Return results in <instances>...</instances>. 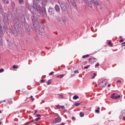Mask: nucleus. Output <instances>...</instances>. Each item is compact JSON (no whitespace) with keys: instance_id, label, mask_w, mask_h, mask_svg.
<instances>
[{"instance_id":"8","label":"nucleus","mask_w":125,"mask_h":125,"mask_svg":"<svg viewBox=\"0 0 125 125\" xmlns=\"http://www.w3.org/2000/svg\"><path fill=\"white\" fill-rule=\"evenodd\" d=\"M4 15L5 17L9 19L12 18V14H11V13L10 12H7V13H5L4 14Z\"/></svg>"},{"instance_id":"25","label":"nucleus","mask_w":125,"mask_h":125,"mask_svg":"<svg viewBox=\"0 0 125 125\" xmlns=\"http://www.w3.org/2000/svg\"><path fill=\"white\" fill-rule=\"evenodd\" d=\"M57 108H61L62 109H64V106L63 105L61 106V105H57Z\"/></svg>"},{"instance_id":"64","label":"nucleus","mask_w":125,"mask_h":125,"mask_svg":"<svg viewBox=\"0 0 125 125\" xmlns=\"http://www.w3.org/2000/svg\"><path fill=\"white\" fill-rule=\"evenodd\" d=\"M37 112H38V110H35L34 113H35L36 114Z\"/></svg>"},{"instance_id":"7","label":"nucleus","mask_w":125,"mask_h":125,"mask_svg":"<svg viewBox=\"0 0 125 125\" xmlns=\"http://www.w3.org/2000/svg\"><path fill=\"white\" fill-rule=\"evenodd\" d=\"M14 23L16 27H18V26H20V21L17 18L14 20Z\"/></svg>"},{"instance_id":"15","label":"nucleus","mask_w":125,"mask_h":125,"mask_svg":"<svg viewBox=\"0 0 125 125\" xmlns=\"http://www.w3.org/2000/svg\"><path fill=\"white\" fill-rule=\"evenodd\" d=\"M12 33H13L14 36L16 37V36L18 35V32H17V31L15 29V28H14V29L12 30Z\"/></svg>"},{"instance_id":"54","label":"nucleus","mask_w":125,"mask_h":125,"mask_svg":"<svg viewBox=\"0 0 125 125\" xmlns=\"http://www.w3.org/2000/svg\"><path fill=\"white\" fill-rule=\"evenodd\" d=\"M8 3H9L8 0L6 1V4H8Z\"/></svg>"},{"instance_id":"23","label":"nucleus","mask_w":125,"mask_h":125,"mask_svg":"<svg viewBox=\"0 0 125 125\" xmlns=\"http://www.w3.org/2000/svg\"><path fill=\"white\" fill-rule=\"evenodd\" d=\"M56 20L58 21V22H61V19L60 18V17H58L56 18Z\"/></svg>"},{"instance_id":"48","label":"nucleus","mask_w":125,"mask_h":125,"mask_svg":"<svg viewBox=\"0 0 125 125\" xmlns=\"http://www.w3.org/2000/svg\"><path fill=\"white\" fill-rule=\"evenodd\" d=\"M117 83H122V81H120V80H118V81H117Z\"/></svg>"},{"instance_id":"41","label":"nucleus","mask_w":125,"mask_h":125,"mask_svg":"<svg viewBox=\"0 0 125 125\" xmlns=\"http://www.w3.org/2000/svg\"><path fill=\"white\" fill-rule=\"evenodd\" d=\"M74 74H79V70H75L74 71Z\"/></svg>"},{"instance_id":"60","label":"nucleus","mask_w":125,"mask_h":125,"mask_svg":"<svg viewBox=\"0 0 125 125\" xmlns=\"http://www.w3.org/2000/svg\"><path fill=\"white\" fill-rule=\"evenodd\" d=\"M35 122V120H32L31 121V123H33V122Z\"/></svg>"},{"instance_id":"32","label":"nucleus","mask_w":125,"mask_h":125,"mask_svg":"<svg viewBox=\"0 0 125 125\" xmlns=\"http://www.w3.org/2000/svg\"><path fill=\"white\" fill-rule=\"evenodd\" d=\"M47 83L48 84H50L51 83V80H48Z\"/></svg>"},{"instance_id":"38","label":"nucleus","mask_w":125,"mask_h":125,"mask_svg":"<svg viewBox=\"0 0 125 125\" xmlns=\"http://www.w3.org/2000/svg\"><path fill=\"white\" fill-rule=\"evenodd\" d=\"M95 112H96V113H97V114H99V113H100V111L98 109L95 110Z\"/></svg>"},{"instance_id":"61","label":"nucleus","mask_w":125,"mask_h":125,"mask_svg":"<svg viewBox=\"0 0 125 125\" xmlns=\"http://www.w3.org/2000/svg\"><path fill=\"white\" fill-rule=\"evenodd\" d=\"M92 59H91V58L89 59V61H91Z\"/></svg>"},{"instance_id":"2","label":"nucleus","mask_w":125,"mask_h":125,"mask_svg":"<svg viewBox=\"0 0 125 125\" xmlns=\"http://www.w3.org/2000/svg\"><path fill=\"white\" fill-rule=\"evenodd\" d=\"M26 8L30 10V12H31L32 14H36L37 12L36 11V9L34 8V5L33 6H30L28 3H26Z\"/></svg>"},{"instance_id":"1","label":"nucleus","mask_w":125,"mask_h":125,"mask_svg":"<svg viewBox=\"0 0 125 125\" xmlns=\"http://www.w3.org/2000/svg\"><path fill=\"white\" fill-rule=\"evenodd\" d=\"M47 3V0H42L41 3L39 0H33V7L35 9L37 10L38 12H39L41 15L46 14L45 6Z\"/></svg>"},{"instance_id":"50","label":"nucleus","mask_w":125,"mask_h":125,"mask_svg":"<svg viewBox=\"0 0 125 125\" xmlns=\"http://www.w3.org/2000/svg\"><path fill=\"white\" fill-rule=\"evenodd\" d=\"M83 59H84V58H86V56H85V55L83 56Z\"/></svg>"},{"instance_id":"30","label":"nucleus","mask_w":125,"mask_h":125,"mask_svg":"<svg viewBox=\"0 0 125 125\" xmlns=\"http://www.w3.org/2000/svg\"><path fill=\"white\" fill-rule=\"evenodd\" d=\"M72 4L73 6H77V4L75 2V1H73L72 2Z\"/></svg>"},{"instance_id":"27","label":"nucleus","mask_w":125,"mask_h":125,"mask_svg":"<svg viewBox=\"0 0 125 125\" xmlns=\"http://www.w3.org/2000/svg\"><path fill=\"white\" fill-rule=\"evenodd\" d=\"M0 45H2V38L0 37Z\"/></svg>"},{"instance_id":"36","label":"nucleus","mask_w":125,"mask_h":125,"mask_svg":"<svg viewBox=\"0 0 125 125\" xmlns=\"http://www.w3.org/2000/svg\"><path fill=\"white\" fill-rule=\"evenodd\" d=\"M89 67H90V65H87V66H84V69H88V68H89Z\"/></svg>"},{"instance_id":"57","label":"nucleus","mask_w":125,"mask_h":125,"mask_svg":"<svg viewBox=\"0 0 125 125\" xmlns=\"http://www.w3.org/2000/svg\"><path fill=\"white\" fill-rule=\"evenodd\" d=\"M73 76H75V74H71V78H72V77H73Z\"/></svg>"},{"instance_id":"44","label":"nucleus","mask_w":125,"mask_h":125,"mask_svg":"<svg viewBox=\"0 0 125 125\" xmlns=\"http://www.w3.org/2000/svg\"><path fill=\"white\" fill-rule=\"evenodd\" d=\"M13 69H16V68H17V66H16V65H14L13 66Z\"/></svg>"},{"instance_id":"5","label":"nucleus","mask_w":125,"mask_h":125,"mask_svg":"<svg viewBox=\"0 0 125 125\" xmlns=\"http://www.w3.org/2000/svg\"><path fill=\"white\" fill-rule=\"evenodd\" d=\"M107 83H108V80L104 79L102 82L99 83V86L100 87H104V86L107 85Z\"/></svg>"},{"instance_id":"13","label":"nucleus","mask_w":125,"mask_h":125,"mask_svg":"<svg viewBox=\"0 0 125 125\" xmlns=\"http://www.w3.org/2000/svg\"><path fill=\"white\" fill-rule=\"evenodd\" d=\"M84 3H86V4L88 5V6H89V7H92V2H91V1L89 2L88 1V0H87V1L84 2Z\"/></svg>"},{"instance_id":"20","label":"nucleus","mask_w":125,"mask_h":125,"mask_svg":"<svg viewBox=\"0 0 125 125\" xmlns=\"http://www.w3.org/2000/svg\"><path fill=\"white\" fill-rule=\"evenodd\" d=\"M73 99H74V100H77V99H79V96L78 95L74 96L73 97Z\"/></svg>"},{"instance_id":"22","label":"nucleus","mask_w":125,"mask_h":125,"mask_svg":"<svg viewBox=\"0 0 125 125\" xmlns=\"http://www.w3.org/2000/svg\"><path fill=\"white\" fill-rule=\"evenodd\" d=\"M63 77H64V75L62 74L59 76H57V78H60V79H62V78H63Z\"/></svg>"},{"instance_id":"28","label":"nucleus","mask_w":125,"mask_h":125,"mask_svg":"<svg viewBox=\"0 0 125 125\" xmlns=\"http://www.w3.org/2000/svg\"><path fill=\"white\" fill-rule=\"evenodd\" d=\"M11 6L12 8H14L15 7V3L14 2H12L11 4Z\"/></svg>"},{"instance_id":"42","label":"nucleus","mask_w":125,"mask_h":125,"mask_svg":"<svg viewBox=\"0 0 125 125\" xmlns=\"http://www.w3.org/2000/svg\"><path fill=\"white\" fill-rule=\"evenodd\" d=\"M0 12H1V11H2V7H1V5H0Z\"/></svg>"},{"instance_id":"45","label":"nucleus","mask_w":125,"mask_h":125,"mask_svg":"<svg viewBox=\"0 0 125 125\" xmlns=\"http://www.w3.org/2000/svg\"><path fill=\"white\" fill-rule=\"evenodd\" d=\"M123 117H124L123 114H122L120 116V119H123Z\"/></svg>"},{"instance_id":"62","label":"nucleus","mask_w":125,"mask_h":125,"mask_svg":"<svg viewBox=\"0 0 125 125\" xmlns=\"http://www.w3.org/2000/svg\"><path fill=\"white\" fill-rule=\"evenodd\" d=\"M1 103H2V101H0V104H1Z\"/></svg>"},{"instance_id":"14","label":"nucleus","mask_w":125,"mask_h":125,"mask_svg":"<svg viewBox=\"0 0 125 125\" xmlns=\"http://www.w3.org/2000/svg\"><path fill=\"white\" fill-rule=\"evenodd\" d=\"M55 9L57 12H60V7H59V5H56L55 6Z\"/></svg>"},{"instance_id":"19","label":"nucleus","mask_w":125,"mask_h":125,"mask_svg":"<svg viewBox=\"0 0 125 125\" xmlns=\"http://www.w3.org/2000/svg\"><path fill=\"white\" fill-rule=\"evenodd\" d=\"M122 113L124 115L123 118V120L124 121H125V110H122Z\"/></svg>"},{"instance_id":"58","label":"nucleus","mask_w":125,"mask_h":125,"mask_svg":"<svg viewBox=\"0 0 125 125\" xmlns=\"http://www.w3.org/2000/svg\"><path fill=\"white\" fill-rule=\"evenodd\" d=\"M108 87H110V86H111V84H108Z\"/></svg>"},{"instance_id":"55","label":"nucleus","mask_w":125,"mask_h":125,"mask_svg":"<svg viewBox=\"0 0 125 125\" xmlns=\"http://www.w3.org/2000/svg\"><path fill=\"white\" fill-rule=\"evenodd\" d=\"M120 42H124V40H123V39H122L120 40Z\"/></svg>"},{"instance_id":"56","label":"nucleus","mask_w":125,"mask_h":125,"mask_svg":"<svg viewBox=\"0 0 125 125\" xmlns=\"http://www.w3.org/2000/svg\"><path fill=\"white\" fill-rule=\"evenodd\" d=\"M68 2H71V0H67Z\"/></svg>"},{"instance_id":"43","label":"nucleus","mask_w":125,"mask_h":125,"mask_svg":"<svg viewBox=\"0 0 125 125\" xmlns=\"http://www.w3.org/2000/svg\"><path fill=\"white\" fill-rule=\"evenodd\" d=\"M72 121H76V118L75 117H73L72 118Z\"/></svg>"},{"instance_id":"11","label":"nucleus","mask_w":125,"mask_h":125,"mask_svg":"<svg viewBox=\"0 0 125 125\" xmlns=\"http://www.w3.org/2000/svg\"><path fill=\"white\" fill-rule=\"evenodd\" d=\"M92 3H93L95 6H98L99 3L97 1V0H91Z\"/></svg>"},{"instance_id":"24","label":"nucleus","mask_w":125,"mask_h":125,"mask_svg":"<svg viewBox=\"0 0 125 125\" xmlns=\"http://www.w3.org/2000/svg\"><path fill=\"white\" fill-rule=\"evenodd\" d=\"M23 2H24V0H19V3L20 4H22Z\"/></svg>"},{"instance_id":"33","label":"nucleus","mask_w":125,"mask_h":125,"mask_svg":"<svg viewBox=\"0 0 125 125\" xmlns=\"http://www.w3.org/2000/svg\"><path fill=\"white\" fill-rule=\"evenodd\" d=\"M41 120V117H38L35 119L36 122H38V121H40Z\"/></svg>"},{"instance_id":"47","label":"nucleus","mask_w":125,"mask_h":125,"mask_svg":"<svg viewBox=\"0 0 125 125\" xmlns=\"http://www.w3.org/2000/svg\"><path fill=\"white\" fill-rule=\"evenodd\" d=\"M116 97H117V99H118V98H121V96H120V95H119L118 96H116Z\"/></svg>"},{"instance_id":"10","label":"nucleus","mask_w":125,"mask_h":125,"mask_svg":"<svg viewBox=\"0 0 125 125\" xmlns=\"http://www.w3.org/2000/svg\"><path fill=\"white\" fill-rule=\"evenodd\" d=\"M62 118L60 117H57L53 121V124H57V123H59V122H61Z\"/></svg>"},{"instance_id":"31","label":"nucleus","mask_w":125,"mask_h":125,"mask_svg":"<svg viewBox=\"0 0 125 125\" xmlns=\"http://www.w3.org/2000/svg\"><path fill=\"white\" fill-rule=\"evenodd\" d=\"M63 96L62 95H60L57 98H61V99H63Z\"/></svg>"},{"instance_id":"63","label":"nucleus","mask_w":125,"mask_h":125,"mask_svg":"<svg viewBox=\"0 0 125 125\" xmlns=\"http://www.w3.org/2000/svg\"><path fill=\"white\" fill-rule=\"evenodd\" d=\"M62 22H63V23H65V20H62Z\"/></svg>"},{"instance_id":"35","label":"nucleus","mask_w":125,"mask_h":125,"mask_svg":"<svg viewBox=\"0 0 125 125\" xmlns=\"http://www.w3.org/2000/svg\"><path fill=\"white\" fill-rule=\"evenodd\" d=\"M0 31H2V26H1V24H0Z\"/></svg>"},{"instance_id":"21","label":"nucleus","mask_w":125,"mask_h":125,"mask_svg":"<svg viewBox=\"0 0 125 125\" xmlns=\"http://www.w3.org/2000/svg\"><path fill=\"white\" fill-rule=\"evenodd\" d=\"M80 116L81 118H83V117H84V114L83 113V112H80Z\"/></svg>"},{"instance_id":"40","label":"nucleus","mask_w":125,"mask_h":125,"mask_svg":"<svg viewBox=\"0 0 125 125\" xmlns=\"http://www.w3.org/2000/svg\"><path fill=\"white\" fill-rule=\"evenodd\" d=\"M108 45H110V46H112L113 45V44L111 42H108Z\"/></svg>"},{"instance_id":"52","label":"nucleus","mask_w":125,"mask_h":125,"mask_svg":"<svg viewBox=\"0 0 125 125\" xmlns=\"http://www.w3.org/2000/svg\"><path fill=\"white\" fill-rule=\"evenodd\" d=\"M85 56H86V58H87V57H89V55H86Z\"/></svg>"},{"instance_id":"16","label":"nucleus","mask_w":125,"mask_h":125,"mask_svg":"<svg viewBox=\"0 0 125 125\" xmlns=\"http://www.w3.org/2000/svg\"><path fill=\"white\" fill-rule=\"evenodd\" d=\"M116 95H117L116 93L112 94L111 95V98H112V99H117V96H115Z\"/></svg>"},{"instance_id":"12","label":"nucleus","mask_w":125,"mask_h":125,"mask_svg":"<svg viewBox=\"0 0 125 125\" xmlns=\"http://www.w3.org/2000/svg\"><path fill=\"white\" fill-rule=\"evenodd\" d=\"M17 28H18V31L19 34H22L23 32V29H22V28H21V26L18 25V26L17 27Z\"/></svg>"},{"instance_id":"4","label":"nucleus","mask_w":125,"mask_h":125,"mask_svg":"<svg viewBox=\"0 0 125 125\" xmlns=\"http://www.w3.org/2000/svg\"><path fill=\"white\" fill-rule=\"evenodd\" d=\"M25 26L26 33H28V35H30V33L32 32L33 31V28H32L31 24H26Z\"/></svg>"},{"instance_id":"46","label":"nucleus","mask_w":125,"mask_h":125,"mask_svg":"<svg viewBox=\"0 0 125 125\" xmlns=\"http://www.w3.org/2000/svg\"><path fill=\"white\" fill-rule=\"evenodd\" d=\"M41 83H44V82H45V80H41Z\"/></svg>"},{"instance_id":"49","label":"nucleus","mask_w":125,"mask_h":125,"mask_svg":"<svg viewBox=\"0 0 125 125\" xmlns=\"http://www.w3.org/2000/svg\"><path fill=\"white\" fill-rule=\"evenodd\" d=\"M97 66H99V63H97L95 65V67H97Z\"/></svg>"},{"instance_id":"51","label":"nucleus","mask_w":125,"mask_h":125,"mask_svg":"<svg viewBox=\"0 0 125 125\" xmlns=\"http://www.w3.org/2000/svg\"><path fill=\"white\" fill-rule=\"evenodd\" d=\"M83 1H84V2H86L87 1V0H82Z\"/></svg>"},{"instance_id":"6","label":"nucleus","mask_w":125,"mask_h":125,"mask_svg":"<svg viewBox=\"0 0 125 125\" xmlns=\"http://www.w3.org/2000/svg\"><path fill=\"white\" fill-rule=\"evenodd\" d=\"M21 21V24L24 26H26L27 25V23L26 22V19L25 18V16L22 15L20 17Z\"/></svg>"},{"instance_id":"37","label":"nucleus","mask_w":125,"mask_h":125,"mask_svg":"<svg viewBox=\"0 0 125 125\" xmlns=\"http://www.w3.org/2000/svg\"><path fill=\"white\" fill-rule=\"evenodd\" d=\"M95 77H96V73H94L93 74V76H92V78L94 79V78H95Z\"/></svg>"},{"instance_id":"26","label":"nucleus","mask_w":125,"mask_h":125,"mask_svg":"<svg viewBox=\"0 0 125 125\" xmlns=\"http://www.w3.org/2000/svg\"><path fill=\"white\" fill-rule=\"evenodd\" d=\"M75 106H76V107H79V106H80V105H81V103H75L74 104Z\"/></svg>"},{"instance_id":"29","label":"nucleus","mask_w":125,"mask_h":125,"mask_svg":"<svg viewBox=\"0 0 125 125\" xmlns=\"http://www.w3.org/2000/svg\"><path fill=\"white\" fill-rule=\"evenodd\" d=\"M37 20H41V18H42V17H41V16L38 15L37 16Z\"/></svg>"},{"instance_id":"17","label":"nucleus","mask_w":125,"mask_h":125,"mask_svg":"<svg viewBox=\"0 0 125 125\" xmlns=\"http://www.w3.org/2000/svg\"><path fill=\"white\" fill-rule=\"evenodd\" d=\"M60 5L61 6V8L63 9L64 7H65V3L64 2H61L60 3Z\"/></svg>"},{"instance_id":"34","label":"nucleus","mask_w":125,"mask_h":125,"mask_svg":"<svg viewBox=\"0 0 125 125\" xmlns=\"http://www.w3.org/2000/svg\"><path fill=\"white\" fill-rule=\"evenodd\" d=\"M53 74H54V72L52 71V72H51L49 74V76H52V75H53Z\"/></svg>"},{"instance_id":"53","label":"nucleus","mask_w":125,"mask_h":125,"mask_svg":"<svg viewBox=\"0 0 125 125\" xmlns=\"http://www.w3.org/2000/svg\"><path fill=\"white\" fill-rule=\"evenodd\" d=\"M37 117H41V115L40 114H37Z\"/></svg>"},{"instance_id":"18","label":"nucleus","mask_w":125,"mask_h":125,"mask_svg":"<svg viewBox=\"0 0 125 125\" xmlns=\"http://www.w3.org/2000/svg\"><path fill=\"white\" fill-rule=\"evenodd\" d=\"M8 18H6L4 16L3 17V22L4 23H7L8 22Z\"/></svg>"},{"instance_id":"59","label":"nucleus","mask_w":125,"mask_h":125,"mask_svg":"<svg viewBox=\"0 0 125 125\" xmlns=\"http://www.w3.org/2000/svg\"><path fill=\"white\" fill-rule=\"evenodd\" d=\"M60 125H65V124L62 123V124H61Z\"/></svg>"},{"instance_id":"39","label":"nucleus","mask_w":125,"mask_h":125,"mask_svg":"<svg viewBox=\"0 0 125 125\" xmlns=\"http://www.w3.org/2000/svg\"><path fill=\"white\" fill-rule=\"evenodd\" d=\"M2 72H4V69H3V68L0 69V73H2Z\"/></svg>"},{"instance_id":"9","label":"nucleus","mask_w":125,"mask_h":125,"mask_svg":"<svg viewBox=\"0 0 125 125\" xmlns=\"http://www.w3.org/2000/svg\"><path fill=\"white\" fill-rule=\"evenodd\" d=\"M48 12L50 15H54V8L52 7H50L48 9Z\"/></svg>"},{"instance_id":"3","label":"nucleus","mask_w":125,"mask_h":125,"mask_svg":"<svg viewBox=\"0 0 125 125\" xmlns=\"http://www.w3.org/2000/svg\"><path fill=\"white\" fill-rule=\"evenodd\" d=\"M34 14H33L32 16H31V19L34 27L37 28V27L39 26V22H38V21H37V19H36V16H34Z\"/></svg>"}]
</instances>
